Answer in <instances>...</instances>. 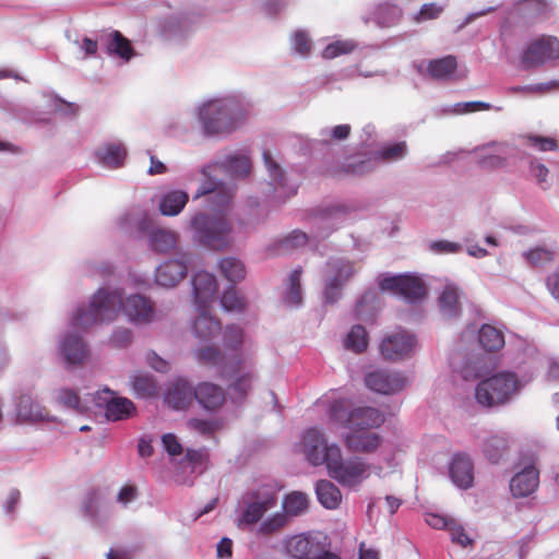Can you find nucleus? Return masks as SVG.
Segmentation results:
<instances>
[{
	"label": "nucleus",
	"mask_w": 559,
	"mask_h": 559,
	"mask_svg": "<svg viewBox=\"0 0 559 559\" xmlns=\"http://www.w3.org/2000/svg\"><path fill=\"white\" fill-rule=\"evenodd\" d=\"M135 323H148L154 319V308L150 299L142 295H132L123 301L119 290L99 289L91 299L87 308H79L71 325L78 329L109 322L117 318L120 310Z\"/></svg>",
	"instance_id": "f257e3e1"
},
{
	"label": "nucleus",
	"mask_w": 559,
	"mask_h": 559,
	"mask_svg": "<svg viewBox=\"0 0 559 559\" xmlns=\"http://www.w3.org/2000/svg\"><path fill=\"white\" fill-rule=\"evenodd\" d=\"M352 406L348 399L335 400L330 405L331 419L348 428L349 432L379 428L385 420L384 415L374 407Z\"/></svg>",
	"instance_id": "f03ea898"
},
{
	"label": "nucleus",
	"mask_w": 559,
	"mask_h": 559,
	"mask_svg": "<svg viewBox=\"0 0 559 559\" xmlns=\"http://www.w3.org/2000/svg\"><path fill=\"white\" fill-rule=\"evenodd\" d=\"M242 118L240 104L234 98L211 100L200 110L204 131L210 135L231 132Z\"/></svg>",
	"instance_id": "7ed1b4c3"
},
{
	"label": "nucleus",
	"mask_w": 559,
	"mask_h": 559,
	"mask_svg": "<svg viewBox=\"0 0 559 559\" xmlns=\"http://www.w3.org/2000/svg\"><path fill=\"white\" fill-rule=\"evenodd\" d=\"M519 389L520 382L515 373L499 372L476 385L475 399L485 408L499 407L509 403Z\"/></svg>",
	"instance_id": "20e7f679"
},
{
	"label": "nucleus",
	"mask_w": 559,
	"mask_h": 559,
	"mask_svg": "<svg viewBox=\"0 0 559 559\" xmlns=\"http://www.w3.org/2000/svg\"><path fill=\"white\" fill-rule=\"evenodd\" d=\"M198 240L212 250H223L233 242L231 226L222 216L198 213L191 219Z\"/></svg>",
	"instance_id": "39448f33"
},
{
	"label": "nucleus",
	"mask_w": 559,
	"mask_h": 559,
	"mask_svg": "<svg viewBox=\"0 0 559 559\" xmlns=\"http://www.w3.org/2000/svg\"><path fill=\"white\" fill-rule=\"evenodd\" d=\"M331 478L342 486L354 487L368 477L369 465L360 457L343 460L341 448L330 452V463L326 466Z\"/></svg>",
	"instance_id": "423d86ee"
},
{
	"label": "nucleus",
	"mask_w": 559,
	"mask_h": 559,
	"mask_svg": "<svg viewBox=\"0 0 559 559\" xmlns=\"http://www.w3.org/2000/svg\"><path fill=\"white\" fill-rule=\"evenodd\" d=\"M276 500V491L270 485L247 492L242 497L245 510L238 519V527L258 523L266 511L275 507Z\"/></svg>",
	"instance_id": "0eeeda50"
},
{
	"label": "nucleus",
	"mask_w": 559,
	"mask_h": 559,
	"mask_svg": "<svg viewBox=\"0 0 559 559\" xmlns=\"http://www.w3.org/2000/svg\"><path fill=\"white\" fill-rule=\"evenodd\" d=\"M95 406L105 409V416L109 421L127 420L134 416L136 408L134 403L122 396H117L114 391L105 388L93 395Z\"/></svg>",
	"instance_id": "6e6552de"
},
{
	"label": "nucleus",
	"mask_w": 559,
	"mask_h": 559,
	"mask_svg": "<svg viewBox=\"0 0 559 559\" xmlns=\"http://www.w3.org/2000/svg\"><path fill=\"white\" fill-rule=\"evenodd\" d=\"M379 288L401 296L409 302H416L426 295L425 283L417 276L402 274L380 280Z\"/></svg>",
	"instance_id": "1a4fd4ad"
},
{
	"label": "nucleus",
	"mask_w": 559,
	"mask_h": 559,
	"mask_svg": "<svg viewBox=\"0 0 559 559\" xmlns=\"http://www.w3.org/2000/svg\"><path fill=\"white\" fill-rule=\"evenodd\" d=\"M333 448L340 447L336 443H329L324 432L316 427L309 428L302 437L301 450L313 466H328Z\"/></svg>",
	"instance_id": "9d476101"
},
{
	"label": "nucleus",
	"mask_w": 559,
	"mask_h": 559,
	"mask_svg": "<svg viewBox=\"0 0 559 559\" xmlns=\"http://www.w3.org/2000/svg\"><path fill=\"white\" fill-rule=\"evenodd\" d=\"M328 276L324 288L326 302H335L341 296L343 285L354 275V263L344 258H333L326 263Z\"/></svg>",
	"instance_id": "9b49d317"
},
{
	"label": "nucleus",
	"mask_w": 559,
	"mask_h": 559,
	"mask_svg": "<svg viewBox=\"0 0 559 559\" xmlns=\"http://www.w3.org/2000/svg\"><path fill=\"white\" fill-rule=\"evenodd\" d=\"M557 58H559V39L554 36H542L530 43L523 51L522 63L525 69H531Z\"/></svg>",
	"instance_id": "f8f14e48"
},
{
	"label": "nucleus",
	"mask_w": 559,
	"mask_h": 559,
	"mask_svg": "<svg viewBox=\"0 0 559 559\" xmlns=\"http://www.w3.org/2000/svg\"><path fill=\"white\" fill-rule=\"evenodd\" d=\"M416 346V337L401 330L385 336L380 344V353L388 361H397L413 354Z\"/></svg>",
	"instance_id": "ddd939ff"
},
{
	"label": "nucleus",
	"mask_w": 559,
	"mask_h": 559,
	"mask_svg": "<svg viewBox=\"0 0 559 559\" xmlns=\"http://www.w3.org/2000/svg\"><path fill=\"white\" fill-rule=\"evenodd\" d=\"M365 383L371 391L389 395L402 391L406 379L400 372L374 370L366 374Z\"/></svg>",
	"instance_id": "4468645a"
},
{
	"label": "nucleus",
	"mask_w": 559,
	"mask_h": 559,
	"mask_svg": "<svg viewBox=\"0 0 559 559\" xmlns=\"http://www.w3.org/2000/svg\"><path fill=\"white\" fill-rule=\"evenodd\" d=\"M191 261L189 254H182L180 259H171L162 263L155 274L156 283L164 287H174L187 275V264Z\"/></svg>",
	"instance_id": "2eb2a0df"
},
{
	"label": "nucleus",
	"mask_w": 559,
	"mask_h": 559,
	"mask_svg": "<svg viewBox=\"0 0 559 559\" xmlns=\"http://www.w3.org/2000/svg\"><path fill=\"white\" fill-rule=\"evenodd\" d=\"M322 542L318 537L299 534L287 540L286 549L295 559H312L320 554Z\"/></svg>",
	"instance_id": "dca6fc26"
},
{
	"label": "nucleus",
	"mask_w": 559,
	"mask_h": 559,
	"mask_svg": "<svg viewBox=\"0 0 559 559\" xmlns=\"http://www.w3.org/2000/svg\"><path fill=\"white\" fill-rule=\"evenodd\" d=\"M207 194L210 195L213 209L218 211L231 202L234 190L225 183L209 177L202 182L195 197L199 198Z\"/></svg>",
	"instance_id": "f3484780"
},
{
	"label": "nucleus",
	"mask_w": 559,
	"mask_h": 559,
	"mask_svg": "<svg viewBox=\"0 0 559 559\" xmlns=\"http://www.w3.org/2000/svg\"><path fill=\"white\" fill-rule=\"evenodd\" d=\"M195 358L203 365L216 367L219 370L222 377H225L229 372L239 369L233 366L230 362V357L226 352H221L217 347L212 345L197 349Z\"/></svg>",
	"instance_id": "a211bd4d"
},
{
	"label": "nucleus",
	"mask_w": 559,
	"mask_h": 559,
	"mask_svg": "<svg viewBox=\"0 0 559 559\" xmlns=\"http://www.w3.org/2000/svg\"><path fill=\"white\" fill-rule=\"evenodd\" d=\"M382 438L370 430L348 432L344 438L346 448L352 452L372 453L381 444Z\"/></svg>",
	"instance_id": "6ab92c4d"
},
{
	"label": "nucleus",
	"mask_w": 559,
	"mask_h": 559,
	"mask_svg": "<svg viewBox=\"0 0 559 559\" xmlns=\"http://www.w3.org/2000/svg\"><path fill=\"white\" fill-rule=\"evenodd\" d=\"M198 317L193 322L192 333L200 342H207L221 332V322L210 313V306L197 307Z\"/></svg>",
	"instance_id": "aec40b11"
},
{
	"label": "nucleus",
	"mask_w": 559,
	"mask_h": 559,
	"mask_svg": "<svg viewBox=\"0 0 559 559\" xmlns=\"http://www.w3.org/2000/svg\"><path fill=\"white\" fill-rule=\"evenodd\" d=\"M192 285L197 307L210 306L217 290L215 276L205 271L198 272L193 276Z\"/></svg>",
	"instance_id": "412c9836"
},
{
	"label": "nucleus",
	"mask_w": 559,
	"mask_h": 559,
	"mask_svg": "<svg viewBox=\"0 0 559 559\" xmlns=\"http://www.w3.org/2000/svg\"><path fill=\"white\" fill-rule=\"evenodd\" d=\"M539 472L534 464L525 466L510 481V490L514 497H526L538 486Z\"/></svg>",
	"instance_id": "4be33fe9"
},
{
	"label": "nucleus",
	"mask_w": 559,
	"mask_h": 559,
	"mask_svg": "<svg viewBox=\"0 0 559 559\" xmlns=\"http://www.w3.org/2000/svg\"><path fill=\"white\" fill-rule=\"evenodd\" d=\"M195 388L187 380L178 379L167 390L165 402L174 409L187 408L193 401Z\"/></svg>",
	"instance_id": "5701e85b"
},
{
	"label": "nucleus",
	"mask_w": 559,
	"mask_h": 559,
	"mask_svg": "<svg viewBox=\"0 0 559 559\" xmlns=\"http://www.w3.org/2000/svg\"><path fill=\"white\" fill-rule=\"evenodd\" d=\"M452 481L460 488L467 489L474 481V464L466 454H455L450 464Z\"/></svg>",
	"instance_id": "b1692460"
},
{
	"label": "nucleus",
	"mask_w": 559,
	"mask_h": 559,
	"mask_svg": "<svg viewBox=\"0 0 559 559\" xmlns=\"http://www.w3.org/2000/svg\"><path fill=\"white\" fill-rule=\"evenodd\" d=\"M60 353L68 365H81L88 357V348L81 336L68 334L59 346Z\"/></svg>",
	"instance_id": "393cba45"
},
{
	"label": "nucleus",
	"mask_w": 559,
	"mask_h": 559,
	"mask_svg": "<svg viewBox=\"0 0 559 559\" xmlns=\"http://www.w3.org/2000/svg\"><path fill=\"white\" fill-rule=\"evenodd\" d=\"M194 399L205 409L215 411L225 403L226 395L222 386L212 382H201L195 388Z\"/></svg>",
	"instance_id": "a878e982"
},
{
	"label": "nucleus",
	"mask_w": 559,
	"mask_h": 559,
	"mask_svg": "<svg viewBox=\"0 0 559 559\" xmlns=\"http://www.w3.org/2000/svg\"><path fill=\"white\" fill-rule=\"evenodd\" d=\"M16 417L22 421L46 420L49 413L31 394H22L16 404Z\"/></svg>",
	"instance_id": "bb28decb"
},
{
	"label": "nucleus",
	"mask_w": 559,
	"mask_h": 559,
	"mask_svg": "<svg viewBox=\"0 0 559 559\" xmlns=\"http://www.w3.org/2000/svg\"><path fill=\"white\" fill-rule=\"evenodd\" d=\"M245 335L241 328L237 325H228L226 326L223 333V344L225 350H231L233 354H228L230 357V362L236 368H240L241 358L239 355V350L243 344Z\"/></svg>",
	"instance_id": "cd10ccee"
},
{
	"label": "nucleus",
	"mask_w": 559,
	"mask_h": 559,
	"mask_svg": "<svg viewBox=\"0 0 559 559\" xmlns=\"http://www.w3.org/2000/svg\"><path fill=\"white\" fill-rule=\"evenodd\" d=\"M481 449L485 457L489 462L497 464L508 455L510 440L507 436L493 435L484 441Z\"/></svg>",
	"instance_id": "c85d7f7f"
},
{
	"label": "nucleus",
	"mask_w": 559,
	"mask_h": 559,
	"mask_svg": "<svg viewBox=\"0 0 559 559\" xmlns=\"http://www.w3.org/2000/svg\"><path fill=\"white\" fill-rule=\"evenodd\" d=\"M457 69V61L454 56L432 59L427 64V74L438 81L451 80Z\"/></svg>",
	"instance_id": "c756f323"
},
{
	"label": "nucleus",
	"mask_w": 559,
	"mask_h": 559,
	"mask_svg": "<svg viewBox=\"0 0 559 559\" xmlns=\"http://www.w3.org/2000/svg\"><path fill=\"white\" fill-rule=\"evenodd\" d=\"M460 289L454 284H447L439 297V307L443 317L452 319L461 313Z\"/></svg>",
	"instance_id": "7c9ffc66"
},
{
	"label": "nucleus",
	"mask_w": 559,
	"mask_h": 559,
	"mask_svg": "<svg viewBox=\"0 0 559 559\" xmlns=\"http://www.w3.org/2000/svg\"><path fill=\"white\" fill-rule=\"evenodd\" d=\"M96 155L104 166L108 168H119L123 166L127 157V148L121 143H108L100 147Z\"/></svg>",
	"instance_id": "2f4dec72"
},
{
	"label": "nucleus",
	"mask_w": 559,
	"mask_h": 559,
	"mask_svg": "<svg viewBox=\"0 0 559 559\" xmlns=\"http://www.w3.org/2000/svg\"><path fill=\"white\" fill-rule=\"evenodd\" d=\"M106 49L109 55L117 56L124 61H129L135 55L131 41L119 31H112L108 35Z\"/></svg>",
	"instance_id": "473e14b6"
},
{
	"label": "nucleus",
	"mask_w": 559,
	"mask_h": 559,
	"mask_svg": "<svg viewBox=\"0 0 559 559\" xmlns=\"http://www.w3.org/2000/svg\"><path fill=\"white\" fill-rule=\"evenodd\" d=\"M319 502L326 509H336L342 501V493L337 486L328 479H321L316 485Z\"/></svg>",
	"instance_id": "72a5a7b5"
},
{
	"label": "nucleus",
	"mask_w": 559,
	"mask_h": 559,
	"mask_svg": "<svg viewBox=\"0 0 559 559\" xmlns=\"http://www.w3.org/2000/svg\"><path fill=\"white\" fill-rule=\"evenodd\" d=\"M177 243L178 235L173 230L157 228L150 234V245L157 252H169L177 247Z\"/></svg>",
	"instance_id": "f704fd0d"
},
{
	"label": "nucleus",
	"mask_w": 559,
	"mask_h": 559,
	"mask_svg": "<svg viewBox=\"0 0 559 559\" xmlns=\"http://www.w3.org/2000/svg\"><path fill=\"white\" fill-rule=\"evenodd\" d=\"M478 341L485 350L497 352L504 345V335L497 328L484 324L479 330Z\"/></svg>",
	"instance_id": "c9c22d12"
},
{
	"label": "nucleus",
	"mask_w": 559,
	"mask_h": 559,
	"mask_svg": "<svg viewBox=\"0 0 559 559\" xmlns=\"http://www.w3.org/2000/svg\"><path fill=\"white\" fill-rule=\"evenodd\" d=\"M188 200L189 197L186 192L180 190L170 191L162 199L159 210L163 215H177L182 211Z\"/></svg>",
	"instance_id": "e433bc0d"
},
{
	"label": "nucleus",
	"mask_w": 559,
	"mask_h": 559,
	"mask_svg": "<svg viewBox=\"0 0 559 559\" xmlns=\"http://www.w3.org/2000/svg\"><path fill=\"white\" fill-rule=\"evenodd\" d=\"M217 167L234 176L245 177L249 175L251 170V162L245 155H233L228 156L224 162L218 164Z\"/></svg>",
	"instance_id": "4c0bfd02"
},
{
	"label": "nucleus",
	"mask_w": 559,
	"mask_h": 559,
	"mask_svg": "<svg viewBox=\"0 0 559 559\" xmlns=\"http://www.w3.org/2000/svg\"><path fill=\"white\" fill-rule=\"evenodd\" d=\"M219 270L222 275L231 283L240 282L246 276L245 265L235 258L222 259Z\"/></svg>",
	"instance_id": "58836bf2"
},
{
	"label": "nucleus",
	"mask_w": 559,
	"mask_h": 559,
	"mask_svg": "<svg viewBox=\"0 0 559 559\" xmlns=\"http://www.w3.org/2000/svg\"><path fill=\"white\" fill-rule=\"evenodd\" d=\"M283 508L287 516H298L307 511L308 498L300 491H293L285 497Z\"/></svg>",
	"instance_id": "ea45409f"
},
{
	"label": "nucleus",
	"mask_w": 559,
	"mask_h": 559,
	"mask_svg": "<svg viewBox=\"0 0 559 559\" xmlns=\"http://www.w3.org/2000/svg\"><path fill=\"white\" fill-rule=\"evenodd\" d=\"M368 346V334L362 325H354L345 340V347L357 354L366 350Z\"/></svg>",
	"instance_id": "a19ab883"
},
{
	"label": "nucleus",
	"mask_w": 559,
	"mask_h": 559,
	"mask_svg": "<svg viewBox=\"0 0 559 559\" xmlns=\"http://www.w3.org/2000/svg\"><path fill=\"white\" fill-rule=\"evenodd\" d=\"M349 212L348 206L341 203L320 205L311 211V216L322 221L336 219Z\"/></svg>",
	"instance_id": "79ce46f5"
},
{
	"label": "nucleus",
	"mask_w": 559,
	"mask_h": 559,
	"mask_svg": "<svg viewBox=\"0 0 559 559\" xmlns=\"http://www.w3.org/2000/svg\"><path fill=\"white\" fill-rule=\"evenodd\" d=\"M302 269L298 267L294 270L289 275V288L285 297V301L293 306H299L302 301L301 296V278Z\"/></svg>",
	"instance_id": "37998d69"
},
{
	"label": "nucleus",
	"mask_w": 559,
	"mask_h": 559,
	"mask_svg": "<svg viewBox=\"0 0 559 559\" xmlns=\"http://www.w3.org/2000/svg\"><path fill=\"white\" fill-rule=\"evenodd\" d=\"M263 159L265 166L269 170L270 177L273 180V185H275V192H278V189H283L285 185L284 173L281 166L274 160L270 151L263 152Z\"/></svg>",
	"instance_id": "c03bdc74"
},
{
	"label": "nucleus",
	"mask_w": 559,
	"mask_h": 559,
	"mask_svg": "<svg viewBox=\"0 0 559 559\" xmlns=\"http://www.w3.org/2000/svg\"><path fill=\"white\" fill-rule=\"evenodd\" d=\"M356 44L353 40H335L329 44L322 51L324 59H334L355 50Z\"/></svg>",
	"instance_id": "a18cd8bd"
},
{
	"label": "nucleus",
	"mask_w": 559,
	"mask_h": 559,
	"mask_svg": "<svg viewBox=\"0 0 559 559\" xmlns=\"http://www.w3.org/2000/svg\"><path fill=\"white\" fill-rule=\"evenodd\" d=\"M407 153V145L405 142L394 143L382 147L377 152V157L384 162H394L404 158Z\"/></svg>",
	"instance_id": "49530a36"
},
{
	"label": "nucleus",
	"mask_w": 559,
	"mask_h": 559,
	"mask_svg": "<svg viewBox=\"0 0 559 559\" xmlns=\"http://www.w3.org/2000/svg\"><path fill=\"white\" fill-rule=\"evenodd\" d=\"M308 236L301 230H294L278 242V250L287 252L300 247L306 246Z\"/></svg>",
	"instance_id": "de8ad7c7"
},
{
	"label": "nucleus",
	"mask_w": 559,
	"mask_h": 559,
	"mask_svg": "<svg viewBox=\"0 0 559 559\" xmlns=\"http://www.w3.org/2000/svg\"><path fill=\"white\" fill-rule=\"evenodd\" d=\"M133 390L141 397H151L157 394V386L147 376H138L133 380Z\"/></svg>",
	"instance_id": "09e8293b"
},
{
	"label": "nucleus",
	"mask_w": 559,
	"mask_h": 559,
	"mask_svg": "<svg viewBox=\"0 0 559 559\" xmlns=\"http://www.w3.org/2000/svg\"><path fill=\"white\" fill-rule=\"evenodd\" d=\"M288 516L285 513L277 512L260 525V533L263 535L276 533L286 526Z\"/></svg>",
	"instance_id": "8fccbe9b"
},
{
	"label": "nucleus",
	"mask_w": 559,
	"mask_h": 559,
	"mask_svg": "<svg viewBox=\"0 0 559 559\" xmlns=\"http://www.w3.org/2000/svg\"><path fill=\"white\" fill-rule=\"evenodd\" d=\"M527 262L533 266H542L554 260V251L536 247L524 253Z\"/></svg>",
	"instance_id": "3c124183"
},
{
	"label": "nucleus",
	"mask_w": 559,
	"mask_h": 559,
	"mask_svg": "<svg viewBox=\"0 0 559 559\" xmlns=\"http://www.w3.org/2000/svg\"><path fill=\"white\" fill-rule=\"evenodd\" d=\"M100 500L102 497L97 489L88 490L82 504L84 514L88 518L95 519L99 512Z\"/></svg>",
	"instance_id": "603ef678"
},
{
	"label": "nucleus",
	"mask_w": 559,
	"mask_h": 559,
	"mask_svg": "<svg viewBox=\"0 0 559 559\" xmlns=\"http://www.w3.org/2000/svg\"><path fill=\"white\" fill-rule=\"evenodd\" d=\"M223 308L227 311H242L245 308V300L238 295L234 287L227 289L221 299Z\"/></svg>",
	"instance_id": "864d4df0"
},
{
	"label": "nucleus",
	"mask_w": 559,
	"mask_h": 559,
	"mask_svg": "<svg viewBox=\"0 0 559 559\" xmlns=\"http://www.w3.org/2000/svg\"><path fill=\"white\" fill-rule=\"evenodd\" d=\"M58 401L66 407L72 408L79 413L86 411L85 405L81 403L79 395L70 389H62L58 393Z\"/></svg>",
	"instance_id": "5fc2aeb1"
},
{
	"label": "nucleus",
	"mask_w": 559,
	"mask_h": 559,
	"mask_svg": "<svg viewBox=\"0 0 559 559\" xmlns=\"http://www.w3.org/2000/svg\"><path fill=\"white\" fill-rule=\"evenodd\" d=\"M188 427L203 436H212L217 429H219L221 424L217 420L191 418L188 421Z\"/></svg>",
	"instance_id": "6e6d98bb"
},
{
	"label": "nucleus",
	"mask_w": 559,
	"mask_h": 559,
	"mask_svg": "<svg viewBox=\"0 0 559 559\" xmlns=\"http://www.w3.org/2000/svg\"><path fill=\"white\" fill-rule=\"evenodd\" d=\"M443 12V7L435 2L425 3L421 5L419 12L416 14L414 20L417 23L437 19Z\"/></svg>",
	"instance_id": "4d7b16f0"
},
{
	"label": "nucleus",
	"mask_w": 559,
	"mask_h": 559,
	"mask_svg": "<svg viewBox=\"0 0 559 559\" xmlns=\"http://www.w3.org/2000/svg\"><path fill=\"white\" fill-rule=\"evenodd\" d=\"M448 531L453 543H456L462 547H466L472 544V539L465 533L464 527L461 524H459L455 520H452V522H450Z\"/></svg>",
	"instance_id": "13d9d810"
},
{
	"label": "nucleus",
	"mask_w": 559,
	"mask_h": 559,
	"mask_svg": "<svg viewBox=\"0 0 559 559\" xmlns=\"http://www.w3.org/2000/svg\"><path fill=\"white\" fill-rule=\"evenodd\" d=\"M527 141L530 145L542 152L555 151L558 147L557 141L549 136L528 135Z\"/></svg>",
	"instance_id": "bf43d9fd"
},
{
	"label": "nucleus",
	"mask_w": 559,
	"mask_h": 559,
	"mask_svg": "<svg viewBox=\"0 0 559 559\" xmlns=\"http://www.w3.org/2000/svg\"><path fill=\"white\" fill-rule=\"evenodd\" d=\"M293 44L295 50L302 56H307L311 50V41L308 34L304 31L295 32L293 36Z\"/></svg>",
	"instance_id": "052dcab7"
},
{
	"label": "nucleus",
	"mask_w": 559,
	"mask_h": 559,
	"mask_svg": "<svg viewBox=\"0 0 559 559\" xmlns=\"http://www.w3.org/2000/svg\"><path fill=\"white\" fill-rule=\"evenodd\" d=\"M490 109H491V105L489 103H485V102H480V100L460 103V104L455 105L456 114H468V112L490 110Z\"/></svg>",
	"instance_id": "680f3d73"
},
{
	"label": "nucleus",
	"mask_w": 559,
	"mask_h": 559,
	"mask_svg": "<svg viewBox=\"0 0 559 559\" xmlns=\"http://www.w3.org/2000/svg\"><path fill=\"white\" fill-rule=\"evenodd\" d=\"M478 164L484 169H498L506 165V158L500 155H481Z\"/></svg>",
	"instance_id": "e2e57ef3"
},
{
	"label": "nucleus",
	"mask_w": 559,
	"mask_h": 559,
	"mask_svg": "<svg viewBox=\"0 0 559 559\" xmlns=\"http://www.w3.org/2000/svg\"><path fill=\"white\" fill-rule=\"evenodd\" d=\"M132 334L128 329H119L115 331L110 337V343L114 347L121 348L126 347L131 343Z\"/></svg>",
	"instance_id": "0e129e2a"
},
{
	"label": "nucleus",
	"mask_w": 559,
	"mask_h": 559,
	"mask_svg": "<svg viewBox=\"0 0 559 559\" xmlns=\"http://www.w3.org/2000/svg\"><path fill=\"white\" fill-rule=\"evenodd\" d=\"M162 441L169 455L177 456L181 454L182 447L175 435L166 433L163 436Z\"/></svg>",
	"instance_id": "69168bd1"
},
{
	"label": "nucleus",
	"mask_w": 559,
	"mask_h": 559,
	"mask_svg": "<svg viewBox=\"0 0 559 559\" xmlns=\"http://www.w3.org/2000/svg\"><path fill=\"white\" fill-rule=\"evenodd\" d=\"M252 378V374L246 373L238 377L233 383L234 391L238 392L240 397H245L248 391L251 389Z\"/></svg>",
	"instance_id": "338daca9"
},
{
	"label": "nucleus",
	"mask_w": 559,
	"mask_h": 559,
	"mask_svg": "<svg viewBox=\"0 0 559 559\" xmlns=\"http://www.w3.org/2000/svg\"><path fill=\"white\" fill-rule=\"evenodd\" d=\"M430 249L436 253H455L461 249V246L448 240H438L430 245Z\"/></svg>",
	"instance_id": "774afa93"
}]
</instances>
